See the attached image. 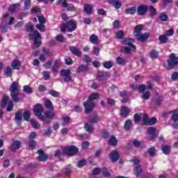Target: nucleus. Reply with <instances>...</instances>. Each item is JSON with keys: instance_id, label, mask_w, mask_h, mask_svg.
<instances>
[{"instance_id": "f257e3e1", "label": "nucleus", "mask_w": 178, "mask_h": 178, "mask_svg": "<svg viewBox=\"0 0 178 178\" xmlns=\"http://www.w3.org/2000/svg\"><path fill=\"white\" fill-rule=\"evenodd\" d=\"M26 31L29 33V37H33V49H37L41 47V34L38 31H34V26L32 24L26 25Z\"/></svg>"}, {"instance_id": "f03ea898", "label": "nucleus", "mask_w": 178, "mask_h": 178, "mask_svg": "<svg viewBox=\"0 0 178 178\" xmlns=\"http://www.w3.org/2000/svg\"><path fill=\"white\" fill-rule=\"evenodd\" d=\"M99 97L98 93H92L88 97V101L83 103L86 113H90L94 108V100Z\"/></svg>"}, {"instance_id": "7ed1b4c3", "label": "nucleus", "mask_w": 178, "mask_h": 178, "mask_svg": "<svg viewBox=\"0 0 178 178\" xmlns=\"http://www.w3.org/2000/svg\"><path fill=\"white\" fill-rule=\"evenodd\" d=\"M77 152H79V148L74 145H70L64 148L65 155H67L69 156H73L74 155H76Z\"/></svg>"}, {"instance_id": "20e7f679", "label": "nucleus", "mask_w": 178, "mask_h": 178, "mask_svg": "<svg viewBox=\"0 0 178 178\" xmlns=\"http://www.w3.org/2000/svg\"><path fill=\"white\" fill-rule=\"evenodd\" d=\"M168 67H175L178 65V57H176L175 54H171L169 59L167 61Z\"/></svg>"}, {"instance_id": "39448f33", "label": "nucleus", "mask_w": 178, "mask_h": 178, "mask_svg": "<svg viewBox=\"0 0 178 178\" xmlns=\"http://www.w3.org/2000/svg\"><path fill=\"white\" fill-rule=\"evenodd\" d=\"M33 112L35 113V116L40 119V118L43 116L42 113H44V107L42 105L38 104L35 105Z\"/></svg>"}, {"instance_id": "423d86ee", "label": "nucleus", "mask_w": 178, "mask_h": 178, "mask_svg": "<svg viewBox=\"0 0 178 178\" xmlns=\"http://www.w3.org/2000/svg\"><path fill=\"white\" fill-rule=\"evenodd\" d=\"M134 42V40L130 38H125L122 41V43L124 45H127V47H129V48H132V49H137V47L134 44H133Z\"/></svg>"}, {"instance_id": "0eeeda50", "label": "nucleus", "mask_w": 178, "mask_h": 178, "mask_svg": "<svg viewBox=\"0 0 178 178\" xmlns=\"http://www.w3.org/2000/svg\"><path fill=\"white\" fill-rule=\"evenodd\" d=\"M69 49L70 52L75 56H77V58H80L81 55H83V51H80V49L74 47V46H71L69 47Z\"/></svg>"}, {"instance_id": "6e6552de", "label": "nucleus", "mask_w": 178, "mask_h": 178, "mask_svg": "<svg viewBox=\"0 0 178 178\" xmlns=\"http://www.w3.org/2000/svg\"><path fill=\"white\" fill-rule=\"evenodd\" d=\"M66 24L67 30H69L70 32L74 31L77 27V23L73 19L68 21Z\"/></svg>"}, {"instance_id": "1a4fd4ad", "label": "nucleus", "mask_w": 178, "mask_h": 178, "mask_svg": "<svg viewBox=\"0 0 178 178\" xmlns=\"http://www.w3.org/2000/svg\"><path fill=\"white\" fill-rule=\"evenodd\" d=\"M147 10L148 6L144 4L139 6L137 8L138 15H139L140 16H144V15L147 13Z\"/></svg>"}, {"instance_id": "9d476101", "label": "nucleus", "mask_w": 178, "mask_h": 178, "mask_svg": "<svg viewBox=\"0 0 178 178\" xmlns=\"http://www.w3.org/2000/svg\"><path fill=\"white\" fill-rule=\"evenodd\" d=\"M136 40H138V41H141L142 42H144V41L148 40V38H149V33H145L143 34L140 33H138L136 34Z\"/></svg>"}, {"instance_id": "9b49d317", "label": "nucleus", "mask_w": 178, "mask_h": 178, "mask_svg": "<svg viewBox=\"0 0 178 178\" xmlns=\"http://www.w3.org/2000/svg\"><path fill=\"white\" fill-rule=\"evenodd\" d=\"M101 119L99 118V116L97 114H93L92 115L89 117L88 122L90 123V124H95L99 122Z\"/></svg>"}, {"instance_id": "f8f14e48", "label": "nucleus", "mask_w": 178, "mask_h": 178, "mask_svg": "<svg viewBox=\"0 0 178 178\" xmlns=\"http://www.w3.org/2000/svg\"><path fill=\"white\" fill-rule=\"evenodd\" d=\"M13 102L17 103L20 101V92H13L10 94Z\"/></svg>"}, {"instance_id": "ddd939ff", "label": "nucleus", "mask_w": 178, "mask_h": 178, "mask_svg": "<svg viewBox=\"0 0 178 178\" xmlns=\"http://www.w3.org/2000/svg\"><path fill=\"white\" fill-rule=\"evenodd\" d=\"M10 92H19V83L13 81L9 88Z\"/></svg>"}, {"instance_id": "4468645a", "label": "nucleus", "mask_w": 178, "mask_h": 178, "mask_svg": "<svg viewBox=\"0 0 178 178\" xmlns=\"http://www.w3.org/2000/svg\"><path fill=\"white\" fill-rule=\"evenodd\" d=\"M21 146H22V143H20V141L19 140H15L12 143L10 149L12 152H16L17 149H19Z\"/></svg>"}, {"instance_id": "2eb2a0df", "label": "nucleus", "mask_w": 178, "mask_h": 178, "mask_svg": "<svg viewBox=\"0 0 178 178\" xmlns=\"http://www.w3.org/2000/svg\"><path fill=\"white\" fill-rule=\"evenodd\" d=\"M110 156L111 162L113 163L118 162V161H119V152H118L116 150H114L110 153Z\"/></svg>"}, {"instance_id": "dca6fc26", "label": "nucleus", "mask_w": 178, "mask_h": 178, "mask_svg": "<svg viewBox=\"0 0 178 178\" xmlns=\"http://www.w3.org/2000/svg\"><path fill=\"white\" fill-rule=\"evenodd\" d=\"M38 154H39L38 159L40 162H45L47 161V154L44 153L42 149L38 150Z\"/></svg>"}, {"instance_id": "f3484780", "label": "nucleus", "mask_w": 178, "mask_h": 178, "mask_svg": "<svg viewBox=\"0 0 178 178\" xmlns=\"http://www.w3.org/2000/svg\"><path fill=\"white\" fill-rule=\"evenodd\" d=\"M130 112H131V110L130 109V108L127 106H123L121 109V115H122L124 118H127Z\"/></svg>"}, {"instance_id": "a211bd4d", "label": "nucleus", "mask_w": 178, "mask_h": 178, "mask_svg": "<svg viewBox=\"0 0 178 178\" xmlns=\"http://www.w3.org/2000/svg\"><path fill=\"white\" fill-rule=\"evenodd\" d=\"M84 129L87 133H89V134H91V133H94V127L91 124L88 122H86L84 124Z\"/></svg>"}, {"instance_id": "6ab92c4d", "label": "nucleus", "mask_w": 178, "mask_h": 178, "mask_svg": "<svg viewBox=\"0 0 178 178\" xmlns=\"http://www.w3.org/2000/svg\"><path fill=\"white\" fill-rule=\"evenodd\" d=\"M131 126H133V122L130 119H127L125 121L124 125V129L127 131H130V129L131 128Z\"/></svg>"}, {"instance_id": "aec40b11", "label": "nucleus", "mask_w": 178, "mask_h": 178, "mask_svg": "<svg viewBox=\"0 0 178 178\" xmlns=\"http://www.w3.org/2000/svg\"><path fill=\"white\" fill-rule=\"evenodd\" d=\"M22 63L18 60H14L13 62L11 63V67L14 70H19L20 69V66Z\"/></svg>"}, {"instance_id": "412c9836", "label": "nucleus", "mask_w": 178, "mask_h": 178, "mask_svg": "<svg viewBox=\"0 0 178 178\" xmlns=\"http://www.w3.org/2000/svg\"><path fill=\"white\" fill-rule=\"evenodd\" d=\"M87 70H88V65L82 64L76 69V73H83L87 72Z\"/></svg>"}, {"instance_id": "4be33fe9", "label": "nucleus", "mask_w": 178, "mask_h": 178, "mask_svg": "<svg viewBox=\"0 0 178 178\" xmlns=\"http://www.w3.org/2000/svg\"><path fill=\"white\" fill-rule=\"evenodd\" d=\"M108 144L112 147L118 145V139H116V137H115V136H111L110 137L108 140Z\"/></svg>"}, {"instance_id": "5701e85b", "label": "nucleus", "mask_w": 178, "mask_h": 178, "mask_svg": "<svg viewBox=\"0 0 178 178\" xmlns=\"http://www.w3.org/2000/svg\"><path fill=\"white\" fill-rule=\"evenodd\" d=\"M19 7H20V3H19L13 4L10 6V7L8 8V12L13 13V12H16V10H17V8H19Z\"/></svg>"}, {"instance_id": "b1692460", "label": "nucleus", "mask_w": 178, "mask_h": 178, "mask_svg": "<svg viewBox=\"0 0 178 178\" xmlns=\"http://www.w3.org/2000/svg\"><path fill=\"white\" fill-rule=\"evenodd\" d=\"M13 72H12V67H6L4 70V75L6 77H12Z\"/></svg>"}, {"instance_id": "393cba45", "label": "nucleus", "mask_w": 178, "mask_h": 178, "mask_svg": "<svg viewBox=\"0 0 178 178\" xmlns=\"http://www.w3.org/2000/svg\"><path fill=\"white\" fill-rule=\"evenodd\" d=\"M137 12V8L136 6L129 7L125 10V13L128 15H134Z\"/></svg>"}, {"instance_id": "a878e982", "label": "nucleus", "mask_w": 178, "mask_h": 178, "mask_svg": "<svg viewBox=\"0 0 178 178\" xmlns=\"http://www.w3.org/2000/svg\"><path fill=\"white\" fill-rule=\"evenodd\" d=\"M89 40L92 44H98V36L95 34H92Z\"/></svg>"}, {"instance_id": "bb28decb", "label": "nucleus", "mask_w": 178, "mask_h": 178, "mask_svg": "<svg viewBox=\"0 0 178 178\" xmlns=\"http://www.w3.org/2000/svg\"><path fill=\"white\" fill-rule=\"evenodd\" d=\"M72 74V72L69 70H62L60 72V75L63 77H67L68 76H70Z\"/></svg>"}, {"instance_id": "cd10ccee", "label": "nucleus", "mask_w": 178, "mask_h": 178, "mask_svg": "<svg viewBox=\"0 0 178 178\" xmlns=\"http://www.w3.org/2000/svg\"><path fill=\"white\" fill-rule=\"evenodd\" d=\"M8 99H9V97L6 95L3 96V98L1 100V108H5L6 106Z\"/></svg>"}, {"instance_id": "c85d7f7f", "label": "nucleus", "mask_w": 178, "mask_h": 178, "mask_svg": "<svg viewBox=\"0 0 178 178\" xmlns=\"http://www.w3.org/2000/svg\"><path fill=\"white\" fill-rule=\"evenodd\" d=\"M44 106L50 111H54V106H52V102L49 100H46L44 102Z\"/></svg>"}, {"instance_id": "c756f323", "label": "nucleus", "mask_w": 178, "mask_h": 178, "mask_svg": "<svg viewBox=\"0 0 178 178\" xmlns=\"http://www.w3.org/2000/svg\"><path fill=\"white\" fill-rule=\"evenodd\" d=\"M84 10L86 13H87L88 15H90V13L92 12V6H91V5L90 4H85Z\"/></svg>"}, {"instance_id": "7c9ffc66", "label": "nucleus", "mask_w": 178, "mask_h": 178, "mask_svg": "<svg viewBox=\"0 0 178 178\" xmlns=\"http://www.w3.org/2000/svg\"><path fill=\"white\" fill-rule=\"evenodd\" d=\"M23 91L26 92V94H31V92H33V88L26 85L23 87Z\"/></svg>"}, {"instance_id": "2f4dec72", "label": "nucleus", "mask_w": 178, "mask_h": 178, "mask_svg": "<svg viewBox=\"0 0 178 178\" xmlns=\"http://www.w3.org/2000/svg\"><path fill=\"white\" fill-rule=\"evenodd\" d=\"M44 118H47V119H54L55 113H54V111H47L44 113Z\"/></svg>"}, {"instance_id": "473e14b6", "label": "nucleus", "mask_w": 178, "mask_h": 178, "mask_svg": "<svg viewBox=\"0 0 178 178\" xmlns=\"http://www.w3.org/2000/svg\"><path fill=\"white\" fill-rule=\"evenodd\" d=\"M31 5V0H24V10H29L30 6Z\"/></svg>"}, {"instance_id": "72a5a7b5", "label": "nucleus", "mask_w": 178, "mask_h": 178, "mask_svg": "<svg viewBox=\"0 0 178 178\" xmlns=\"http://www.w3.org/2000/svg\"><path fill=\"white\" fill-rule=\"evenodd\" d=\"M103 66L105 69H111L113 67V63H112V61H105L103 63Z\"/></svg>"}, {"instance_id": "f704fd0d", "label": "nucleus", "mask_w": 178, "mask_h": 178, "mask_svg": "<svg viewBox=\"0 0 178 178\" xmlns=\"http://www.w3.org/2000/svg\"><path fill=\"white\" fill-rule=\"evenodd\" d=\"M158 55H159V53L156 50L153 49L150 51V58L152 59H156L158 58Z\"/></svg>"}, {"instance_id": "c9c22d12", "label": "nucleus", "mask_w": 178, "mask_h": 178, "mask_svg": "<svg viewBox=\"0 0 178 178\" xmlns=\"http://www.w3.org/2000/svg\"><path fill=\"white\" fill-rule=\"evenodd\" d=\"M143 29H144V26L141 24L136 26L134 33H136V34H140L141 33V30H143Z\"/></svg>"}, {"instance_id": "e433bc0d", "label": "nucleus", "mask_w": 178, "mask_h": 178, "mask_svg": "<svg viewBox=\"0 0 178 178\" xmlns=\"http://www.w3.org/2000/svg\"><path fill=\"white\" fill-rule=\"evenodd\" d=\"M159 40L162 44H166V42H168V37L165 35H160L159 37Z\"/></svg>"}, {"instance_id": "4c0bfd02", "label": "nucleus", "mask_w": 178, "mask_h": 178, "mask_svg": "<svg viewBox=\"0 0 178 178\" xmlns=\"http://www.w3.org/2000/svg\"><path fill=\"white\" fill-rule=\"evenodd\" d=\"M49 94L51 95V97H58L59 95H60V93L56 90H49Z\"/></svg>"}, {"instance_id": "58836bf2", "label": "nucleus", "mask_w": 178, "mask_h": 178, "mask_svg": "<svg viewBox=\"0 0 178 178\" xmlns=\"http://www.w3.org/2000/svg\"><path fill=\"white\" fill-rule=\"evenodd\" d=\"M161 149L162 152L165 154V155H169L170 152V147L169 146H163Z\"/></svg>"}, {"instance_id": "ea45409f", "label": "nucleus", "mask_w": 178, "mask_h": 178, "mask_svg": "<svg viewBox=\"0 0 178 178\" xmlns=\"http://www.w3.org/2000/svg\"><path fill=\"white\" fill-rule=\"evenodd\" d=\"M36 28L41 33H44L45 31V25L44 24H36Z\"/></svg>"}, {"instance_id": "a19ab883", "label": "nucleus", "mask_w": 178, "mask_h": 178, "mask_svg": "<svg viewBox=\"0 0 178 178\" xmlns=\"http://www.w3.org/2000/svg\"><path fill=\"white\" fill-rule=\"evenodd\" d=\"M97 77L102 80V79H105V77H108V72H99L97 74Z\"/></svg>"}, {"instance_id": "79ce46f5", "label": "nucleus", "mask_w": 178, "mask_h": 178, "mask_svg": "<svg viewBox=\"0 0 178 178\" xmlns=\"http://www.w3.org/2000/svg\"><path fill=\"white\" fill-rule=\"evenodd\" d=\"M147 152L149 154V156L152 158L155 156V153L156 152V149H155V147H152L148 149Z\"/></svg>"}, {"instance_id": "37998d69", "label": "nucleus", "mask_w": 178, "mask_h": 178, "mask_svg": "<svg viewBox=\"0 0 178 178\" xmlns=\"http://www.w3.org/2000/svg\"><path fill=\"white\" fill-rule=\"evenodd\" d=\"M150 97H151V92H149V91H146V92H143V94L142 95L143 99H145V100L149 99Z\"/></svg>"}, {"instance_id": "c03bdc74", "label": "nucleus", "mask_w": 178, "mask_h": 178, "mask_svg": "<svg viewBox=\"0 0 178 178\" xmlns=\"http://www.w3.org/2000/svg\"><path fill=\"white\" fill-rule=\"evenodd\" d=\"M159 19L161 20V22H167L168 15L165 13H161L159 15Z\"/></svg>"}, {"instance_id": "a18cd8bd", "label": "nucleus", "mask_w": 178, "mask_h": 178, "mask_svg": "<svg viewBox=\"0 0 178 178\" xmlns=\"http://www.w3.org/2000/svg\"><path fill=\"white\" fill-rule=\"evenodd\" d=\"M22 119H23V115L20 113V112L18 111L15 113V120H17V122H20L22 121Z\"/></svg>"}, {"instance_id": "49530a36", "label": "nucleus", "mask_w": 178, "mask_h": 178, "mask_svg": "<svg viewBox=\"0 0 178 178\" xmlns=\"http://www.w3.org/2000/svg\"><path fill=\"white\" fill-rule=\"evenodd\" d=\"M134 170V175H136V176H138V175H140V173H143V170L140 166H138L135 168Z\"/></svg>"}, {"instance_id": "de8ad7c7", "label": "nucleus", "mask_w": 178, "mask_h": 178, "mask_svg": "<svg viewBox=\"0 0 178 178\" xmlns=\"http://www.w3.org/2000/svg\"><path fill=\"white\" fill-rule=\"evenodd\" d=\"M155 131H156V129H155V127H149L147 129V133L148 134H149L150 136H154L155 135Z\"/></svg>"}, {"instance_id": "09e8293b", "label": "nucleus", "mask_w": 178, "mask_h": 178, "mask_svg": "<svg viewBox=\"0 0 178 178\" xmlns=\"http://www.w3.org/2000/svg\"><path fill=\"white\" fill-rule=\"evenodd\" d=\"M120 51L121 52H122V54H129L130 51H131V49H130V48H129L128 47L123 46L121 47Z\"/></svg>"}, {"instance_id": "8fccbe9b", "label": "nucleus", "mask_w": 178, "mask_h": 178, "mask_svg": "<svg viewBox=\"0 0 178 178\" xmlns=\"http://www.w3.org/2000/svg\"><path fill=\"white\" fill-rule=\"evenodd\" d=\"M123 35H124V32L122 30H120L116 33V37L118 40H122Z\"/></svg>"}, {"instance_id": "3c124183", "label": "nucleus", "mask_w": 178, "mask_h": 178, "mask_svg": "<svg viewBox=\"0 0 178 178\" xmlns=\"http://www.w3.org/2000/svg\"><path fill=\"white\" fill-rule=\"evenodd\" d=\"M23 118L24 120H26V122H29L30 120V111H25L23 115Z\"/></svg>"}, {"instance_id": "603ef678", "label": "nucleus", "mask_w": 178, "mask_h": 178, "mask_svg": "<svg viewBox=\"0 0 178 178\" xmlns=\"http://www.w3.org/2000/svg\"><path fill=\"white\" fill-rule=\"evenodd\" d=\"M38 19L39 24H45V23H47V19H45V17H44V16H38Z\"/></svg>"}, {"instance_id": "864d4df0", "label": "nucleus", "mask_w": 178, "mask_h": 178, "mask_svg": "<svg viewBox=\"0 0 178 178\" xmlns=\"http://www.w3.org/2000/svg\"><path fill=\"white\" fill-rule=\"evenodd\" d=\"M116 62L118 65H120L121 66H122V65H124L125 63L124 60L122 57H117Z\"/></svg>"}, {"instance_id": "5fc2aeb1", "label": "nucleus", "mask_w": 178, "mask_h": 178, "mask_svg": "<svg viewBox=\"0 0 178 178\" xmlns=\"http://www.w3.org/2000/svg\"><path fill=\"white\" fill-rule=\"evenodd\" d=\"M30 121L33 129H38V127H40V123L35 122V120H31Z\"/></svg>"}, {"instance_id": "6e6d98bb", "label": "nucleus", "mask_w": 178, "mask_h": 178, "mask_svg": "<svg viewBox=\"0 0 178 178\" xmlns=\"http://www.w3.org/2000/svg\"><path fill=\"white\" fill-rule=\"evenodd\" d=\"M59 66V62L58 61V60H56L54 63L52 69L54 72H58V67Z\"/></svg>"}, {"instance_id": "4d7b16f0", "label": "nucleus", "mask_w": 178, "mask_h": 178, "mask_svg": "<svg viewBox=\"0 0 178 178\" xmlns=\"http://www.w3.org/2000/svg\"><path fill=\"white\" fill-rule=\"evenodd\" d=\"M53 63H54L53 60H48L44 64H43V66L44 67H45V69H49V67L52 66Z\"/></svg>"}, {"instance_id": "13d9d810", "label": "nucleus", "mask_w": 178, "mask_h": 178, "mask_svg": "<svg viewBox=\"0 0 178 178\" xmlns=\"http://www.w3.org/2000/svg\"><path fill=\"white\" fill-rule=\"evenodd\" d=\"M156 122H158V120L156 119V118L153 117L150 120H149L147 123H148V124H150V126H152V125L155 124V123H156Z\"/></svg>"}, {"instance_id": "bf43d9fd", "label": "nucleus", "mask_w": 178, "mask_h": 178, "mask_svg": "<svg viewBox=\"0 0 178 178\" xmlns=\"http://www.w3.org/2000/svg\"><path fill=\"white\" fill-rule=\"evenodd\" d=\"M86 164H87V161L81 160L78 162L77 166L78 168H83V166H86Z\"/></svg>"}, {"instance_id": "052dcab7", "label": "nucleus", "mask_w": 178, "mask_h": 178, "mask_svg": "<svg viewBox=\"0 0 178 178\" xmlns=\"http://www.w3.org/2000/svg\"><path fill=\"white\" fill-rule=\"evenodd\" d=\"M101 172L104 175V176H105V177H109V176H111V174L108 172L106 168H102Z\"/></svg>"}, {"instance_id": "680f3d73", "label": "nucleus", "mask_w": 178, "mask_h": 178, "mask_svg": "<svg viewBox=\"0 0 178 178\" xmlns=\"http://www.w3.org/2000/svg\"><path fill=\"white\" fill-rule=\"evenodd\" d=\"M56 40L59 42H65V37L62 35H58Z\"/></svg>"}, {"instance_id": "e2e57ef3", "label": "nucleus", "mask_w": 178, "mask_h": 178, "mask_svg": "<svg viewBox=\"0 0 178 178\" xmlns=\"http://www.w3.org/2000/svg\"><path fill=\"white\" fill-rule=\"evenodd\" d=\"M35 145H36L35 140H31L29 141V147L31 149H34V148H35Z\"/></svg>"}, {"instance_id": "0e129e2a", "label": "nucleus", "mask_w": 178, "mask_h": 178, "mask_svg": "<svg viewBox=\"0 0 178 178\" xmlns=\"http://www.w3.org/2000/svg\"><path fill=\"white\" fill-rule=\"evenodd\" d=\"M90 147V142L84 141L82 143V149H87Z\"/></svg>"}, {"instance_id": "69168bd1", "label": "nucleus", "mask_w": 178, "mask_h": 178, "mask_svg": "<svg viewBox=\"0 0 178 178\" xmlns=\"http://www.w3.org/2000/svg\"><path fill=\"white\" fill-rule=\"evenodd\" d=\"M156 105H161V103L162 102V97H161V96H159L158 95V93H156Z\"/></svg>"}, {"instance_id": "338daca9", "label": "nucleus", "mask_w": 178, "mask_h": 178, "mask_svg": "<svg viewBox=\"0 0 178 178\" xmlns=\"http://www.w3.org/2000/svg\"><path fill=\"white\" fill-rule=\"evenodd\" d=\"M140 119H141V117L138 114H135L134 116V121L135 123H138L140 122Z\"/></svg>"}, {"instance_id": "774afa93", "label": "nucleus", "mask_w": 178, "mask_h": 178, "mask_svg": "<svg viewBox=\"0 0 178 178\" xmlns=\"http://www.w3.org/2000/svg\"><path fill=\"white\" fill-rule=\"evenodd\" d=\"M171 119L174 122H178V113H174L171 117Z\"/></svg>"}]
</instances>
